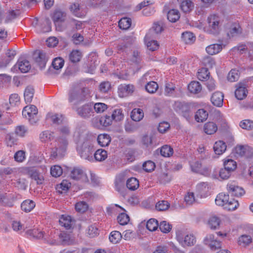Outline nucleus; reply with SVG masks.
Here are the masks:
<instances>
[{"instance_id": "obj_8", "label": "nucleus", "mask_w": 253, "mask_h": 253, "mask_svg": "<svg viewBox=\"0 0 253 253\" xmlns=\"http://www.w3.org/2000/svg\"><path fill=\"white\" fill-rule=\"evenodd\" d=\"M176 239L179 243L183 247L194 246L196 240L195 237L192 234L183 235L181 233L176 235Z\"/></svg>"}, {"instance_id": "obj_48", "label": "nucleus", "mask_w": 253, "mask_h": 253, "mask_svg": "<svg viewBox=\"0 0 253 253\" xmlns=\"http://www.w3.org/2000/svg\"><path fill=\"white\" fill-rule=\"evenodd\" d=\"M88 60L90 61V63L89 64V68H90V72L91 73H92L93 71L98 64V62L97 61V57L95 53L91 54L89 55Z\"/></svg>"}, {"instance_id": "obj_40", "label": "nucleus", "mask_w": 253, "mask_h": 253, "mask_svg": "<svg viewBox=\"0 0 253 253\" xmlns=\"http://www.w3.org/2000/svg\"><path fill=\"white\" fill-rule=\"evenodd\" d=\"M168 19L171 22H175L180 18V13L177 9L170 10L167 14Z\"/></svg>"}, {"instance_id": "obj_21", "label": "nucleus", "mask_w": 253, "mask_h": 253, "mask_svg": "<svg viewBox=\"0 0 253 253\" xmlns=\"http://www.w3.org/2000/svg\"><path fill=\"white\" fill-rule=\"evenodd\" d=\"M64 61L60 57H57L53 59L51 66L49 68V71L52 73V70H59L61 69L64 66Z\"/></svg>"}, {"instance_id": "obj_55", "label": "nucleus", "mask_w": 253, "mask_h": 253, "mask_svg": "<svg viewBox=\"0 0 253 253\" xmlns=\"http://www.w3.org/2000/svg\"><path fill=\"white\" fill-rule=\"evenodd\" d=\"M169 203L165 200H162L157 202L156 204V209L159 211H164L168 209L169 207Z\"/></svg>"}, {"instance_id": "obj_50", "label": "nucleus", "mask_w": 253, "mask_h": 253, "mask_svg": "<svg viewBox=\"0 0 253 253\" xmlns=\"http://www.w3.org/2000/svg\"><path fill=\"white\" fill-rule=\"evenodd\" d=\"M161 154L165 157H169L173 153V149L168 145L163 146L160 151Z\"/></svg>"}, {"instance_id": "obj_58", "label": "nucleus", "mask_w": 253, "mask_h": 253, "mask_svg": "<svg viewBox=\"0 0 253 253\" xmlns=\"http://www.w3.org/2000/svg\"><path fill=\"white\" fill-rule=\"evenodd\" d=\"M113 120L111 115H105L101 117L100 122L103 126H108L112 124Z\"/></svg>"}, {"instance_id": "obj_33", "label": "nucleus", "mask_w": 253, "mask_h": 253, "mask_svg": "<svg viewBox=\"0 0 253 253\" xmlns=\"http://www.w3.org/2000/svg\"><path fill=\"white\" fill-rule=\"evenodd\" d=\"M189 91L192 93L197 94L202 90V86L198 82H191L188 86Z\"/></svg>"}, {"instance_id": "obj_3", "label": "nucleus", "mask_w": 253, "mask_h": 253, "mask_svg": "<svg viewBox=\"0 0 253 253\" xmlns=\"http://www.w3.org/2000/svg\"><path fill=\"white\" fill-rule=\"evenodd\" d=\"M208 25L205 27V31L209 34H218L220 31V18L215 14L210 15L207 19Z\"/></svg>"}, {"instance_id": "obj_39", "label": "nucleus", "mask_w": 253, "mask_h": 253, "mask_svg": "<svg viewBox=\"0 0 253 253\" xmlns=\"http://www.w3.org/2000/svg\"><path fill=\"white\" fill-rule=\"evenodd\" d=\"M66 14L60 10H56L52 16V20L56 24L57 22H62L65 20Z\"/></svg>"}, {"instance_id": "obj_2", "label": "nucleus", "mask_w": 253, "mask_h": 253, "mask_svg": "<svg viewBox=\"0 0 253 253\" xmlns=\"http://www.w3.org/2000/svg\"><path fill=\"white\" fill-rule=\"evenodd\" d=\"M215 204L219 206L223 207L227 211H234L239 206L237 201L233 198H230L229 195L223 193H219L215 200Z\"/></svg>"}, {"instance_id": "obj_25", "label": "nucleus", "mask_w": 253, "mask_h": 253, "mask_svg": "<svg viewBox=\"0 0 253 253\" xmlns=\"http://www.w3.org/2000/svg\"><path fill=\"white\" fill-rule=\"evenodd\" d=\"M222 49V45L220 44H212L208 46L206 48L207 52L210 55L216 54Z\"/></svg>"}, {"instance_id": "obj_32", "label": "nucleus", "mask_w": 253, "mask_h": 253, "mask_svg": "<svg viewBox=\"0 0 253 253\" xmlns=\"http://www.w3.org/2000/svg\"><path fill=\"white\" fill-rule=\"evenodd\" d=\"M144 117L143 110L140 108L134 109L131 113V118L135 122L140 121Z\"/></svg>"}, {"instance_id": "obj_9", "label": "nucleus", "mask_w": 253, "mask_h": 253, "mask_svg": "<svg viewBox=\"0 0 253 253\" xmlns=\"http://www.w3.org/2000/svg\"><path fill=\"white\" fill-rule=\"evenodd\" d=\"M174 109L176 112L181 115L187 120L189 119L191 114L190 106L185 102H175Z\"/></svg>"}, {"instance_id": "obj_36", "label": "nucleus", "mask_w": 253, "mask_h": 253, "mask_svg": "<svg viewBox=\"0 0 253 253\" xmlns=\"http://www.w3.org/2000/svg\"><path fill=\"white\" fill-rule=\"evenodd\" d=\"M132 21L131 18L128 17H123L119 21V26L123 30H127L131 26Z\"/></svg>"}, {"instance_id": "obj_11", "label": "nucleus", "mask_w": 253, "mask_h": 253, "mask_svg": "<svg viewBox=\"0 0 253 253\" xmlns=\"http://www.w3.org/2000/svg\"><path fill=\"white\" fill-rule=\"evenodd\" d=\"M120 0H92L89 1L88 5L95 8L106 9L117 3Z\"/></svg>"}, {"instance_id": "obj_4", "label": "nucleus", "mask_w": 253, "mask_h": 253, "mask_svg": "<svg viewBox=\"0 0 253 253\" xmlns=\"http://www.w3.org/2000/svg\"><path fill=\"white\" fill-rule=\"evenodd\" d=\"M68 145V141L65 138L58 139L55 147L52 149L50 157L52 159L62 158L65 154Z\"/></svg>"}, {"instance_id": "obj_13", "label": "nucleus", "mask_w": 253, "mask_h": 253, "mask_svg": "<svg viewBox=\"0 0 253 253\" xmlns=\"http://www.w3.org/2000/svg\"><path fill=\"white\" fill-rule=\"evenodd\" d=\"M204 243L212 250H215L221 247V241L215 238L212 234L208 235L205 237Z\"/></svg>"}, {"instance_id": "obj_37", "label": "nucleus", "mask_w": 253, "mask_h": 253, "mask_svg": "<svg viewBox=\"0 0 253 253\" xmlns=\"http://www.w3.org/2000/svg\"><path fill=\"white\" fill-rule=\"evenodd\" d=\"M34 94V89L32 86H27L24 91V99L26 103H31Z\"/></svg>"}, {"instance_id": "obj_22", "label": "nucleus", "mask_w": 253, "mask_h": 253, "mask_svg": "<svg viewBox=\"0 0 253 253\" xmlns=\"http://www.w3.org/2000/svg\"><path fill=\"white\" fill-rule=\"evenodd\" d=\"M227 146L222 141L216 142L213 146V149L216 154L220 155L222 154L226 150Z\"/></svg>"}, {"instance_id": "obj_49", "label": "nucleus", "mask_w": 253, "mask_h": 253, "mask_svg": "<svg viewBox=\"0 0 253 253\" xmlns=\"http://www.w3.org/2000/svg\"><path fill=\"white\" fill-rule=\"evenodd\" d=\"M210 73L206 68H202L198 72L197 77L200 81H204L209 78Z\"/></svg>"}, {"instance_id": "obj_23", "label": "nucleus", "mask_w": 253, "mask_h": 253, "mask_svg": "<svg viewBox=\"0 0 253 253\" xmlns=\"http://www.w3.org/2000/svg\"><path fill=\"white\" fill-rule=\"evenodd\" d=\"M111 140V137L107 134H100L97 137L98 143L102 147L108 146L110 144Z\"/></svg>"}, {"instance_id": "obj_31", "label": "nucleus", "mask_w": 253, "mask_h": 253, "mask_svg": "<svg viewBox=\"0 0 253 253\" xmlns=\"http://www.w3.org/2000/svg\"><path fill=\"white\" fill-rule=\"evenodd\" d=\"M208 117V113L203 109H199L195 116V120L198 122H203Z\"/></svg>"}, {"instance_id": "obj_30", "label": "nucleus", "mask_w": 253, "mask_h": 253, "mask_svg": "<svg viewBox=\"0 0 253 253\" xmlns=\"http://www.w3.org/2000/svg\"><path fill=\"white\" fill-rule=\"evenodd\" d=\"M35 202L31 200H26L21 205V209L26 212L31 211L35 207Z\"/></svg>"}, {"instance_id": "obj_57", "label": "nucleus", "mask_w": 253, "mask_h": 253, "mask_svg": "<svg viewBox=\"0 0 253 253\" xmlns=\"http://www.w3.org/2000/svg\"><path fill=\"white\" fill-rule=\"evenodd\" d=\"M53 133L48 130H45L42 132L40 135V138L42 141H47L53 137Z\"/></svg>"}, {"instance_id": "obj_24", "label": "nucleus", "mask_w": 253, "mask_h": 253, "mask_svg": "<svg viewBox=\"0 0 253 253\" xmlns=\"http://www.w3.org/2000/svg\"><path fill=\"white\" fill-rule=\"evenodd\" d=\"M18 67L22 73H27L31 69V65L29 62L25 59L19 60L18 64L14 66V68Z\"/></svg>"}, {"instance_id": "obj_1", "label": "nucleus", "mask_w": 253, "mask_h": 253, "mask_svg": "<svg viewBox=\"0 0 253 253\" xmlns=\"http://www.w3.org/2000/svg\"><path fill=\"white\" fill-rule=\"evenodd\" d=\"M90 96V90L87 87H73L69 91L68 100L70 102L78 103Z\"/></svg>"}, {"instance_id": "obj_59", "label": "nucleus", "mask_w": 253, "mask_h": 253, "mask_svg": "<svg viewBox=\"0 0 253 253\" xmlns=\"http://www.w3.org/2000/svg\"><path fill=\"white\" fill-rule=\"evenodd\" d=\"M190 165L193 172H199L202 170V165L200 161H193L190 163Z\"/></svg>"}, {"instance_id": "obj_12", "label": "nucleus", "mask_w": 253, "mask_h": 253, "mask_svg": "<svg viewBox=\"0 0 253 253\" xmlns=\"http://www.w3.org/2000/svg\"><path fill=\"white\" fill-rule=\"evenodd\" d=\"M70 177L76 180H80L84 182L88 181L86 174L82 169L79 168H74L73 169L70 173Z\"/></svg>"}, {"instance_id": "obj_64", "label": "nucleus", "mask_w": 253, "mask_h": 253, "mask_svg": "<svg viewBox=\"0 0 253 253\" xmlns=\"http://www.w3.org/2000/svg\"><path fill=\"white\" fill-rule=\"evenodd\" d=\"M232 172V171H229V170L226 169L225 168H223L220 169L219 176L221 179L226 180L230 177Z\"/></svg>"}, {"instance_id": "obj_56", "label": "nucleus", "mask_w": 253, "mask_h": 253, "mask_svg": "<svg viewBox=\"0 0 253 253\" xmlns=\"http://www.w3.org/2000/svg\"><path fill=\"white\" fill-rule=\"evenodd\" d=\"M240 126L243 129L248 130L253 129V121L250 120H244L240 122Z\"/></svg>"}, {"instance_id": "obj_51", "label": "nucleus", "mask_w": 253, "mask_h": 253, "mask_svg": "<svg viewBox=\"0 0 253 253\" xmlns=\"http://www.w3.org/2000/svg\"><path fill=\"white\" fill-rule=\"evenodd\" d=\"M111 116L113 120L115 121H120L124 118V115L121 109H115L111 114Z\"/></svg>"}, {"instance_id": "obj_6", "label": "nucleus", "mask_w": 253, "mask_h": 253, "mask_svg": "<svg viewBox=\"0 0 253 253\" xmlns=\"http://www.w3.org/2000/svg\"><path fill=\"white\" fill-rule=\"evenodd\" d=\"M38 109L35 105L27 106L22 111L23 116L28 119L31 124L36 123L38 121Z\"/></svg>"}, {"instance_id": "obj_62", "label": "nucleus", "mask_w": 253, "mask_h": 253, "mask_svg": "<svg viewBox=\"0 0 253 253\" xmlns=\"http://www.w3.org/2000/svg\"><path fill=\"white\" fill-rule=\"evenodd\" d=\"M203 63L207 67L212 68L215 65L214 59L209 56L205 57L203 59Z\"/></svg>"}, {"instance_id": "obj_7", "label": "nucleus", "mask_w": 253, "mask_h": 253, "mask_svg": "<svg viewBox=\"0 0 253 253\" xmlns=\"http://www.w3.org/2000/svg\"><path fill=\"white\" fill-rule=\"evenodd\" d=\"M78 116L83 119H88L94 115L93 104L86 103L75 109Z\"/></svg>"}, {"instance_id": "obj_15", "label": "nucleus", "mask_w": 253, "mask_h": 253, "mask_svg": "<svg viewBox=\"0 0 253 253\" xmlns=\"http://www.w3.org/2000/svg\"><path fill=\"white\" fill-rule=\"evenodd\" d=\"M236 87L235 91L236 97L238 100H243L245 98L248 92L247 85L245 84L239 83L237 84Z\"/></svg>"}, {"instance_id": "obj_43", "label": "nucleus", "mask_w": 253, "mask_h": 253, "mask_svg": "<svg viewBox=\"0 0 253 253\" xmlns=\"http://www.w3.org/2000/svg\"><path fill=\"white\" fill-rule=\"evenodd\" d=\"M122 238L123 236L120 232L113 231L111 232L109 238L111 243L117 244L121 241Z\"/></svg>"}, {"instance_id": "obj_35", "label": "nucleus", "mask_w": 253, "mask_h": 253, "mask_svg": "<svg viewBox=\"0 0 253 253\" xmlns=\"http://www.w3.org/2000/svg\"><path fill=\"white\" fill-rule=\"evenodd\" d=\"M181 38L182 41L187 44L193 43L196 40L195 36L190 32H185L182 34Z\"/></svg>"}, {"instance_id": "obj_53", "label": "nucleus", "mask_w": 253, "mask_h": 253, "mask_svg": "<svg viewBox=\"0 0 253 253\" xmlns=\"http://www.w3.org/2000/svg\"><path fill=\"white\" fill-rule=\"evenodd\" d=\"M158 226V221L153 218L149 219L146 224V228L150 231H154L157 230Z\"/></svg>"}, {"instance_id": "obj_60", "label": "nucleus", "mask_w": 253, "mask_h": 253, "mask_svg": "<svg viewBox=\"0 0 253 253\" xmlns=\"http://www.w3.org/2000/svg\"><path fill=\"white\" fill-rule=\"evenodd\" d=\"M238 71L236 69L231 70L228 73L227 79L231 82H233L237 81L239 78Z\"/></svg>"}, {"instance_id": "obj_45", "label": "nucleus", "mask_w": 253, "mask_h": 253, "mask_svg": "<svg viewBox=\"0 0 253 253\" xmlns=\"http://www.w3.org/2000/svg\"><path fill=\"white\" fill-rule=\"evenodd\" d=\"M220 220L216 216H212L210 217L208 221L209 226L212 229H217L220 224Z\"/></svg>"}, {"instance_id": "obj_18", "label": "nucleus", "mask_w": 253, "mask_h": 253, "mask_svg": "<svg viewBox=\"0 0 253 253\" xmlns=\"http://www.w3.org/2000/svg\"><path fill=\"white\" fill-rule=\"evenodd\" d=\"M235 151L239 156L248 157L250 156L249 152L253 153V149L248 146L237 145L235 148Z\"/></svg>"}, {"instance_id": "obj_29", "label": "nucleus", "mask_w": 253, "mask_h": 253, "mask_svg": "<svg viewBox=\"0 0 253 253\" xmlns=\"http://www.w3.org/2000/svg\"><path fill=\"white\" fill-rule=\"evenodd\" d=\"M71 217L68 215H62L59 220L60 225L65 227L66 229H69L71 228Z\"/></svg>"}, {"instance_id": "obj_16", "label": "nucleus", "mask_w": 253, "mask_h": 253, "mask_svg": "<svg viewBox=\"0 0 253 253\" xmlns=\"http://www.w3.org/2000/svg\"><path fill=\"white\" fill-rule=\"evenodd\" d=\"M27 174L31 178L36 180L39 184H42L44 180L43 175L35 168L28 169Z\"/></svg>"}, {"instance_id": "obj_38", "label": "nucleus", "mask_w": 253, "mask_h": 253, "mask_svg": "<svg viewBox=\"0 0 253 253\" xmlns=\"http://www.w3.org/2000/svg\"><path fill=\"white\" fill-rule=\"evenodd\" d=\"M204 131L208 134H212L215 132L217 129L216 125L213 122H208L205 124Z\"/></svg>"}, {"instance_id": "obj_46", "label": "nucleus", "mask_w": 253, "mask_h": 253, "mask_svg": "<svg viewBox=\"0 0 253 253\" xmlns=\"http://www.w3.org/2000/svg\"><path fill=\"white\" fill-rule=\"evenodd\" d=\"M47 119H50L53 124H61L63 120V116L59 114L48 113L46 116Z\"/></svg>"}, {"instance_id": "obj_54", "label": "nucleus", "mask_w": 253, "mask_h": 253, "mask_svg": "<svg viewBox=\"0 0 253 253\" xmlns=\"http://www.w3.org/2000/svg\"><path fill=\"white\" fill-rule=\"evenodd\" d=\"M111 89V84L108 81L101 82L98 87V90L101 93H106Z\"/></svg>"}, {"instance_id": "obj_63", "label": "nucleus", "mask_w": 253, "mask_h": 253, "mask_svg": "<svg viewBox=\"0 0 253 253\" xmlns=\"http://www.w3.org/2000/svg\"><path fill=\"white\" fill-rule=\"evenodd\" d=\"M117 219L120 224L124 225L127 224L129 221V217L126 213H121L118 216Z\"/></svg>"}, {"instance_id": "obj_44", "label": "nucleus", "mask_w": 253, "mask_h": 253, "mask_svg": "<svg viewBox=\"0 0 253 253\" xmlns=\"http://www.w3.org/2000/svg\"><path fill=\"white\" fill-rule=\"evenodd\" d=\"M59 238L62 244L64 245H69L72 243L70 234L66 232H61L59 235Z\"/></svg>"}, {"instance_id": "obj_34", "label": "nucleus", "mask_w": 253, "mask_h": 253, "mask_svg": "<svg viewBox=\"0 0 253 253\" xmlns=\"http://www.w3.org/2000/svg\"><path fill=\"white\" fill-rule=\"evenodd\" d=\"M241 33V27L238 24H232L227 31V34L229 38L236 36Z\"/></svg>"}, {"instance_id": "obj_47", "label": "nucleus", "mask_w": 253, "mask_h": 253, "mask_svg": "<svg viewBox=\"0 0 253 253\" xmlns=\"http://www.w3.org/2000/svg\"><path fill=\"white\" fill-rule=\"evenodd\" d=\"M157 83L154 81L148 82L145 85L146 90L150 93H154L158 89Z\"/></svg>"}, {"instance_id": "obj_26", "label": "nucleus", "mask_w": 253, "mask_h": 253, "mask_svg": "<svg viewBox=\"0 0 253 253\" xmlns=\"http://www.w3.org/2000/svg\"><path fill=\"white\" fill-rule=\"evenodd\" d=\"M194 7L193 2L190 0H183L180 4V8L185 13L191 11Z\"/></svg>"}, {"instance_id": "obj_14", "label": "nucleus", "mask_w": 253, "mask_h": 253, "mask_svg": "<svg viewBox=\"0 0 253 253\" xmlns=\"http://www.w3.org/2000/svg\"><path fill=\"white\" fill-rule=\"evenodd\" d=\"M134 90V86L132 84H121L118 88V95L121 98L126 97L131 94Z\"/></svg>"}, {"instance_id": "obj_10", "label": "nucleus", "mask_w": 253, "mask_h": 253, "mask_svg": "<svg viewBox=\"0 0 253 253\" xmlns=\"http://www.w3.org/2000/svg\"><path fill=\"white\" fill-rule=\"evenodd\" d=\"M228 192L232 196L241 197L245 193L244 189L239 186L237 182L235 181H230L227 185Z\"/></svg>"}, {"instance_id": "obj_41", "label": "nucleus", "mask_w": 253, "mask_h": 253, "mask_svg": "<svg viewBox=\"0 0 253 253\" xmlns=\"http://www.w3.org/2000/svg\"><path fill=\"white\" fill-rule=\"evenodd\" d=\"M126 185L128 189L134 191L138 188L139 184L138 180L136 178L131 177L126 181Z\"/></svg>"}, {"instance_id": "obj_42", "label": "nucleus", "mask_w": 253, "mask_h": 253, "mask_svg": "<svg viewBox=\"0 0 253 253\" xmlns=\"http://www.w3.org/2000/svg\"><path fill=\"white\" fill-rule=\"evenodd\" d=\"M82 57V53L79 50H73L69 55L70 60L73 63L79 62Z\"/></svg>"}, {"instance_id": "obj_17", "label": "nucleus", "mask_w": 253, "mask_h": 253, "mask_svg": "<svg viewBox=\"0 0 253 253\" xmlns=\"http://www.w3.org/2000/svg\"><path fill=\"white\" fill-rule=\"evenodd\" d=\"M223 98L224 95L222 92L215 91L212 94L211 100L213 105L220 107L223 105Z\"/></svg>"}, {"instance_id": "obj_5", "label": "nucleus", "mask_w": 253, "mask_h": 253, "mask_svg": "<svg viewBox=\"0 0 253 253\" xmlns=\"http://www.w3.org/2000/svg\"><path fill=\"white\" fill-rule=\"evenodd\" d=\"M93 150V145L89 141L84 142L77 147V151L81 157L88 161L92 160V154Z\"/></svg>"}, {"instance_id": "obj_20", "label": "nucleus", "mask_w": 253, "mask_h": 253, "mask_svg": "<svg viewBox=\"0 0 253 253\" xmlns=\"http://www.w3.org/2000/svg\"><path fill=\"white\" fill-rule=\"evenodd\" d=\"M47 60L48 57L46 54L42 51H40L38 53V56L35 57V61L41 70L45 67Z\"/></svg>"}, {"instance_id": "obj_52", "label": "nucleus", "mask_w": 253, "mask_h": 253, "mask_svg": "<svg viewBox=\"0 0 253 253\" xmlns=\"http://www.w3.org/2000/svg\"><path fill=\"white\" fill-rule=\"evenodd\" d=\"M63 173L62 168L58 165H55L51 167L50 173L54 177H59Z\"/></svg>"}, {"instance_id": "obj_27", "label": "nucleus", "mask_w": 253, "mask_h": 253, "mask_svg": "<svg viewBox=\"0 0 253 253\" xmlns=\"http://www.w3.org/2000/svg\"><path fill=\"white\" fill-rule=\"evenodd\" d=\"M223 166L225 169L233 172L237 168V163L231 159L226 158L223 160Z\"/></svg>"}, {"instance_id": "obj_61", "label": "nucleus", "mask_w": 253, "mask_h": 253, "mask_svg": "<svg viewBox=\"0 0 253 253\" xmlns=\"http://www.w3.org/2000/svg\"><path fill=\"white\" fill-rule=\"evenodd\" d=\"M164 30V24L162 21L154 22L152 29L150 30L155 32L156 34L161 33Z\"/></svg>"}, {"instance_id": "obj_28", "label": "nucleus", "mask_w": 253, "mask_h": 253, "mask_svg": "<svg viewBox=\"0 0 253 253\" xmlns=\"http://www.w3.org/2000/svg\"><path fill=\"white\" fill-rule=\"evenodd\" d=\"M108 156L107 152L102 149H99L94 154V159L96 161L102 162L106 159Z\"/></svg>"}, {"instance_id": "obj_19", "label": "nucleus", "mask_w": 253, "mask_h": 253, "mask_svg": "<svg viewBox=\"0 0 253 253\" xmlns=\"http://www.w3.org/2000/svg\"><path fill=\"white\" fill-rule=\"evenodd\" d=\"M150 35V33H147L146 35L144 41L148 49L153 51L159 48V44L157 41L150 40L151 37Z\"/></svg>"}]
</instances>
